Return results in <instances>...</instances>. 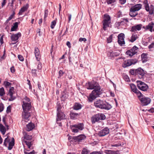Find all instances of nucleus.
Returning a JSON list of instances; mask_svg holds the SVG:
<instances>
[{
	"mask_svg": "<svg viewBox=\"0 0 154 154\" xmlns=\"http://www.w3.org/2000/svg\"><path fill=\"white\" fill-rule=\"evenodd\" d=\"M112 35H111L107 38L108 43H110L112 41Z\"/></svg>",
	"mask_w": 154,
	"mask_h": 154,
	"instance_id": "nucleus-45",
	"label": "nucleus"
},
{
	"mask_svg": "<svg viewBox=\"0 0 154 154\" xmlns=\"http://www.w3.org/2000/svg\"><path fill=\"white\" fill-rule=\"evenodd\" d=\"M64 72L61 70H60L59 72V75L58 77V78H60L64 74Z\"/></svg>",
	"mask_w": 154,
	"mask_h": 154,
	"instance_id": "nucleus-49",
	"label": "nucleus"
},
{
	"mask_svg": "<svg viewBox=\"0 0 154 154\" xmlns=\"http://www.w3.org/2000/svg\"><path fill=\"white\" fill-rule=\"evenodd\" d=\"M74 139V141L75 142H80L85 138L84 135L81 134L77 136L74 137H73Z\"/></svg>",
	"mask_w": 154,
	"mask_h": 154,
	"instance_id": "nucleus-15",
	"label": "nucleus"
},
{
	"mask_svg": "<svg viewBox=\"0 0 154 154\" xmlns=\"http://www.w3.org/2000/svg\"><path fill=\"white\" fill-rule=\"evenodd\" d=\"M145 9L147 11H149V8L148 4H146L145 5Z\"/></svg>",
	"mask_w": 154,
	"mask_h": 154,
	"instance_id": "nucleus-63",
	"label": "nucleus"
},
{
	"mask_svg": "<svg viewBox=\"0 0 154 154\" xmlns=\"http://www.w3.org/2000/svg\"><path fill=\"white\" fill-rule=\"evenodd\" d=\"M118 42L119 44L121 46H122L125 44L124 41L125 35L124 33H121L119 34L118 36Z\"/></svg>",
	"mask_w": 154,
	"mask_h": 154,
	"instance_id": "nucleus-12",
	"label": "nucleus"
},
{
	"mask_svg": "<svg viewBox=\"0 0 154 154\" xmlns=\"http://www.w3.org/2000/svg\"><path fill=\"white\" fill-rule=\"evenodd\" d=\"M82 106V105L80 103H76L73 106V109L75 110H78L81 109Z\"/></svg>",
	"mask_w": 154,
	"mask_h": 154,
	"instance_id": "nucleus-26",
	"label": "nucleus"
},
{
	"mask_svg": "<svg viewBox=\"0 0 154 154\" xmlns=\"http://www.w3.org/2000/svg\"><path fill=\"white\" fill-rule=\"evenodd\" d=\"M79 41L81 42L83 41L84 42H85L86 41L87 39L85 38H79Z\"/></svg>",
	"mask_w": 154,
	"mask_h": 154,
	"instance_id": "nucleus-59",
	"label": "nucleus"
},
{
	"mask_svg": "<svg viewBox=\"0 0 154 154\" xmlns=\"http://www.w3.org/2000/svg\"><path fill=\"white\" fill-rule=\"evenodd\" d=\"M70 127L72 132L74 133H77L78 132V129L77 128H75L74 126V125H71L70 126Z\"/></svg>",
	"mask_w": 154,
	"mask_h": 154,
	"instance_id": "nucleus-34",
	"label": "nucleus"
},
{
	"mask_svg": "<svg viewBox=\"0 0 154 154\" xmlns=\"http://www.w3.org/2000/svg\"><path fill=\"white\" fill-rule=\"evenodd\" d=\"M14 145V139L13 137H12L11 139V142H9V146L8 147V149L9 150H11L13 148V146Z\"/></svg>",
	"mask_w": 154,
	"mask_h": 154,
	"instance_id": "nucleus-24",
	"label": "nucleus"
},
{
	"mask_svg": "<svg viewBox=\"0 0 154 154\" xmlns=\"http://www.w3.org/2000/svg\"><path fill=\"white\" fill-rule=\"evenodd\" d=\"M21 36V33L18 32L17 34L12 35L11 36V39L13 41H16V43L18 42L19 38Z\"/></svg>",
	"mask_w": 154,
	"mask_h": 154,
	"instance_id": "nucleus-14",
	"label": "nucleus"
},
{
	"mask_svg": "<svg viewBox=\"0 0 154 154\" xmlns=\"http://www.w3.org/2000/svg\"><path fill=\"white\" fill-rule=\"evenodd\" d=\"M126 2V0H119V3L122 5L124 4Z\"/></svg>",
	"mask_w": 154,
	"mask_h": 154,
	"instance_id": "nucleus-64",
	"label": "nucleus"
},
{
	"mask_svg": "<svg viewBox=\"0 0 154 154\" xmlns=\"http://www.w3.org/2000/svg\"><path fill=\"white\" fill-rule=\"evenodd\" d=\"M70 116L71 119H75L77 118V117L79 116V114L72 111H71L70 113Z\"/></svg>",
	"mask_w": 154,
	"mask_h": 154,
	"instance_id": "nucleus-25",
	"label": "nucleus"
},
{
	"mask_svg": "<svg viewBox=\"0 0 154 154\" xmlns=\"http://www.w3.org/2000/svg\"><path fill=\"white\" fill-rule=\"evenodd\" d=\"M149 48L150 49L152 48H154V43H152L151 45L148 46Z\"/></svg>",
	"mask_w": 154,
	"mask_h": 154,
	"instance_id": "nucleus-62",
	"label": "nucleus"
},
{
	"mask_svg": "<svg viewBox=\"0 0 154 154\" xmlns=\"http://www.w3.org/2000/svg\"><path fill=\"white\" fill-rule=\"evenodd\" d=\"M121 146V144L120 143L115 144H112L111 146L113 147H118Z\"/></svg>",
	"mask_w": 154,
	"mask_h": 154,
	"instance_id": "nucleus-55",
	"label": "nucleus"
},
{
	"mask_svg": "<svg viewBox=\"0 0 154 154\" xmlns=\"http://www.w3.org/2000/svg\"><path fill=\"white\" fill-rule=\"evenodd\" d=\"M107 55L109 58L112 59V58L114 57L117 56L119 55V54L116 52L109 51L108 52Z\"/></svg>",
	"mask_w": 154,
	"mask_h": 154,
	"instance_id": "nucleus-20",
	"label": "nucleus"
},
{
	"mask_svg": "<svg viewBox=\"0 0 154 154\" xmlns=\"http://www.w3.org/2000/svg\"><path fill=\"white\" fill-rule=\"evenodd\" d=\"M34 53L36 59L38 61H39L40 59V56L39 50L37 47H35V48Z\"/></svg>",
	"mask_w": 154,
	"mask_h": 154,
	"instance_id": "nucleus-19",
	"label": "nucleus"
},
{
	"mask_svg": "<svg viewBox=\"0 0 154 154\" xmlns=\"http://www.w3.org/2000/svg\"><path fill=\"white\" fill-rule=\"evenodd\" d=\"M22 142H24L29 148H30L31 146L32 145L31 142L27 141V140H24V141H23Z\"/></svg>",
	"mask_w": 154,
	"mask_h": 154,
	"instance_id": "nucleus-36",
	"label": "nucleus"
},
{
	"mask_svg": "<svg viewBox=\"0 0 154 154\" xmlns=\"http://www.w3.org/2000/svg\"><path fill=\"white\" fill-rule=\"evenodd\" d=\"M23 138L24 139H23V138H22V141H24V140H31L32 139V137L31 135H28L26 133L24 135Z\"/></svg>",
	"mask_w": 154,
	"mask_h": 154,
	"instance_id": "nucleus-23",
	"label": "nucleus"
},
{
	"mask_svg": "<svg viewBox=\"0 0 154 154\" xmlns=\"http://www.w3.org/2000/svg\"><path fill=\"white\" fill-rule=\"evenodd\" d=\"M28 8V5L22 8L19 11L18 13L19 14V15H22L23 12L27 10Z\"/></svg>",
	"mask_w": 154,
	"mask_h": 154,
	"instance_id": "nucleus-27",
	"label": "nucleus"
},
{
	"mask_svg": "<svg viewBox=\"0 0 154 154\" xmlns=\"http://www.w3.org/2000/svg\"><path fill=\"white\" fill-rule=\"evenodd\" d=\"M23 118L25 120V121H28L29 118L30 117L31 114L29 112L23 111L22 114Z\"/></svg>",
	"mask_w": 154,
	"mask_h": 154,
	"instance_id": "nucleus-16",
	"label": "nucleus"
},
{
	"mask_svg": "<svg viewBox=\"0 0 154 154\" xmlns=\"http://www.w3.org/2000/svg\"><path fill=\"white\" fill-rule=\"evenodd\" d=\"M4 85L7 88L8 87H9L11 86V84L8 81H5L4 82Z\"/></svg>",
	"mask_w": 154,
	"mask_h": 154,
	"instance_id": "nucleus-43",
	"label": "nucleus"
},
{
	"mask_svg": "<svg viewBox=\"0 0 154 154\" xmlns=\"http://www.w3.org/2000/svg\"><path fill=\"white\" fill-rule=\"evenodd\" d=\"M132 91L134 92V91H136V89H137L135 85L134 84H131L130 85Z\"/></svg>",
	"mask_w": 154,
	"mask_h": 154,
	"instance_id": "nucleus-42",
	"label": "nucleus"
},
{
	"mask_svg": "<svg viewBox=\"0 0 154 154\" xmlns=\"http://www.w3.org/2000/svg\"><path fill=\"white\" fill-rule=\"evenodd\" d=\"M34 127V124L32 123H30L26 125V130L27 131H29L32 130Z\"/></svg>",
	"mask_w": 154,
	"mask_h": 154,
	"instance_id": "nucleus-22",
	"label": "nucleus"
},
{
	"mask_svg": "<svg viewBox=\"0 0 154 154\" xmlns=\"http://www.w3.org/2000/svg\"><path fill=\"white\" fill-rule=\"evenodd\" d=\"M136 69H132L130 70L129 72L132 75H136Z\"/></svg>",
	"mask_w": 154,
	"mask_h": 154,
	"instance_id": "nucleus-37",
	"label": "nucleus"
},
{
	"mask_svg": "<svg viewBox=\"0 0 154 154\" xmlns=\"http://www.w3.org/2000/svg\"><path fill=\"white\" fill-rule=\"evenodd\" d=\"M137 35L133 34L131 37V39L130 40V41L131 42H133L137 39Z\"/></svg>",
	"mask_w": 154,
	"mask_h": 154,
	"instance_id": "nucleus-32",
	"label": "nucleus"
},
{
	"mask_svg": "<svg viewBox=\"0 0 154 154\" xmlns=\"http://www.w3.org/2000/svg\"><path fill=\"white\" fill-rule=\"evenodd\" d=\"M72 137L71 136H69L68 138V139L70 142H73L74 141V139H73V137Z\"/></svg>",
	"mask_w": 154,
	"mask_h": 154,
	"instance_id": "nucleus-53",
	"label": "nucleus"
},
{
	"mask_svg": "<svg viewBox=\"0 0 154 154\" xmlns=\"http://www.w3.org/2000/svg\"><path fill=\"white\" fill-rule=\"evenodd\" d=\"M11 106H9L7 107L6 110L7 113L11 112Z\"/></svg>",
	"mask_w": 154,
	"mask_h": 154,
	"instance_id": "nucleus-51",
	"label": "nucleus"
},
{
	"mask_svg": "<svg viewBox=\"0 0 154 154\" xmlns=\"http://www.w3.org/2000/svg\"><path fill=\"white\" fill-rule=\"evenodd\" d=\"M136 75L140 79L143 78L146 73L144 70L141 68H139L136 69Z\"/></svg>",
	"mask_w": 154,
	"mask_h": 154,
	"instance_id": "nucleus-11",
	"label": "nucleus"
},
{
	"mask_svg": "<svg viewBox=\"0 0 154 154\" xmlns=\"http://www.w3.org/2000/svg\"><path fill=\"white\" fill-rule=\"evenodd\" d=\"M110 23V21H108L106 20H103V29L104 30H106V28L107 27L109 26V25Z\"/></svg>",
	"mask_w": 154,
	"mask_h": 154,
	"instance_id": "nucleus-21",
	"label": "nucleus"
},
{
	"mask_svg": "<svg viewBox=\"0 0 154 154\" xmlns=\"http://www.w3.org/2000/svg\"><path fill=\"white\" fill-rule=\"evenodd\" d=\"M4 106L3 104H0V112H2L4 110Z\"/></svg>",
	"mask_w": 154,
	"mask_h": 154,
	"instance_id": "nucleus-58",
	"label": "nucleus"
},
{
	"mask_svg": "<svg viewBox=\"0 0 154 154\" xmlns=\"http://www.w3.org/2000/svg\"><path fill=\"white\" fill-rule=\"evenodd\" d=\"M5 94V92L4 88L3 87L0 88V96H3Z\"/></svg>",
	"mask_w": 154,
	"mask_h": 154,
	"instance_id": "nucleus-40",
	"label": "nucleus"
},
{
	"mask_svg": "<svg viewBox=\"0 0 154 154\" xmlns=\"http://www.w3.org/2000/svg\"><path fill=\"white\" fill-rule=\"evenodd\" d=\"M137 31L136 27L134 26L132 27L131 31L132 32H135Z\"/></svg>",
	"mask_w": 154,
	"mask_h": 154,
	"instance_id": "nucleus-61",
	"label": "nucleus"
},
{
	"mask_svg": "<svg viewBox=\"0 0 154 154\" xmlns=\"http://www.w3.org/2000/svg\"><path fill=\"white\" fill-rule=\"evenodd\" d=\"M137 86L140 90L144 91H146L148 89V85L144 82L140 81H137Z\"/></svg>",
	"mask_w": 154,
	"mask_h": 154,
	"instance_id": "nucleus-6",
	"label": "nucleus"
},
{
	"mask_svg": "<svg viewBox=\"0 0 154 154\" xmlns=\"http://www.w3.org/2000/svg\"><path fill=\"white\" fill-rule=\"evenodd\" d=\"M141 8V5L140 4L135 5L130 9L129 15L132 17L136 16L138 14L137 11L140 10Z\"/></svg>",
	"mask_w": 154,
	"mask_h": 154,
	"instance_id": "nucleus-4",
	"label": "nucleus"
},
{
	"mask_svg": "<svg viewBox=\"0 0 154 154\" xmlns=\"http://www.w3.org/2000/svg\"><path fill=\"white\" fill-rule=\"evenodd\" d=\"M103 152L102 151H94L90 153V154H102Z\"/></svg>",
	"mask_w": 154,
	"mask_h": 154,
	"instance_id": "nucleus-46",
	"label": "nucleus"
},
{
	"mask_svg": "<svg viewBox=\"0 0 154 154\" xmlns=\"http://www.w3.org/2000/svg\"><path fill=\"white\" fill-rule=\"evenodd\" d=\"M57 108L56 122L66 119V116L61 110L62 107L60 103H57Z\"/></svg>",
	"mask_w": 154,
	"mask_h": 154,
	"instance_id": "nucleus-3",
	"label": "nucleus"
},
{
	"mask_svg": "<svg viewBox=\"0 0 154 154\" xmlns=\"http://www.w3.org/2000/svg\"><path fill=\"white\" fill-rule=\"evenodd\" d=\"M18 24L19 23L17 22L15 23L14 24L13 26L11 27V31H16L17 29L18 28Z\"/></svg>",
	"mask_w": 154,
	"mask_h": 154,
	"instance_id": "nucleus-30",
	"label": "nucleus"
},
{
	"mask_svg": "<svg viewBox=\"0 0 154 154\" xmlns=\"http://www.w3.org/2000/svg\"><path fill=\"white\" fill-rule=\"evenodd\" d=\"M83 126L84 125L82 123H80L78 124L74 125V126L75 128H77L78 129L80 130H82L83 129Z\"/></svg>",
	"mask_w": 154,
	"mask_h": 154,
	"instance_id": "nucleus-29",
	"label": "nucleus"
},
{
	"mask_svg": "<svg viewBox=\"0 0 154 154\" xmlns=\"http://www.w3.org/2000/svg\"><path fill=\"white\" fill-rule=\"evenodd\" d=\"M57 20V19L56 18L54 20L51 22L50 26L51 29H53L54 28L56 24Z\"/></svg>",
	"mask_w": 154,
	"mask_h": 154,
	"instance_id": "nucleus-35",
	"label": "nucleus"
},
{
	"mask_svg": "<svg viewBox=\"0 0 154 154\" xmlns=\"http://www.w3.org/2000/svg\"><path fill=\"white\" fill-rule=\"evenodd\" d=\"M11 72L12 73H14L15 71V70L14 69V66H13L10 68Z\"/></svg>",
	"mask_w": 154,
	"mask_h": 154,
	"instance_id": "nucleus-60",
	"label": "nucleus"
},
{
	"mask_svg": "<svg viewBox=\"0 0 154 154\" xmlns=\"http://www.w3.org/2000/svg\"><path fill=\"white\" fill-rule=\"evenodd\" d=\"M116 0H106V2L108 4H110L116 2Z\"/></svg>",
	"mask_w": 154,
	"mask_h": 154,
	"instance_id": "nucleus-48",
	"label": "nucleus"
},
{
	"mask_svg": "<svg viewBox=\"0 0 154 154\" xmlns=\"http://www.w3.org/2000/svg\"><path fill=\"white\" fill-rule=\"evenodd\" d=\"M142 25L141 24H138L135 26L137 30H140L141 28Z\"/></svg>",
	"mask_w": 154,
	"mask_h": 154,
	"instance_id": "nucleus-47",
	"label": "nucleus"
},
{
	"mask_svg": "<svg viewBox=\"0 0 154 154\" xmlns=\"http://www.w3.org/2000/svg\"><path fill=\"white\" fill-rule=\"evenodd\" d=\"M118 18L122 16V12L119 11L116 14Z\"/></svg>",
	"mask_w": 154,
	"mask_h": 154,
	"instance_id": "nucleus-56",
	"label": "nucleus"
},
{
	"mask_svg": "<svg viewBox=\"0 0 154 154\" xmlns=\"http://www.w3.org/2000/svg\"><path fill=\"white\" fill-rule=\"evenodd\" d=\"M109 130L107 128H105L100 131L98 133V135L101 137L105 136L109 133Z\"/></svg>",
	"mask_w": 154,
	"mask_h": 154,
	"instance_id": "nucleus-13",
	"label": "nucleus"
},
{
	"mask_svg": "<svg viewBox=\"0 0 154 154\" xmlns=\"http://www.w3.org/2000/svg\"><path fill=\"white\" fill-rule=\"evenodd\" d=\"M94 105L97 108L106 110H109L112 108V106L108 103L100 99L95 101Z\"/></svg>",
	"mask_w": 154,
	"mask_h": 154,
	"instance_id": "nucleus-2",
	"label": "nucleus"
},
{
	"mask_svg": "<svg viewBox=\"0 0 154 154\" xmlns=\"http://www.w3.org/2000/svg\"><path fill=\"white\" fill-rule=\"evenodd\" d=\"M18 58L19 60L21 61H23L24 60V58L23 56L21 55H18Z\"/></svg>",
	"mask_w": 154,
	"mask_h": 154,
	"instance_id": "nucleus-50",
	"label": "nucleus"
},
{
	"mask_svg": "<svg viewBox=\"0 0 154 154\" xmlns=\"http://www.w3.org/2000/svg\"><path fill=\"white\" fill-rule=\"evenodd\" d=\"M14 87H11L10 88L8 93V94L10 96V98L9 99V101H12L14 100L15 98L13 97V91H14Z\"/></svg>",
	"mask_w": 154,
	"mask_h": 154,
	"instance_id": "nucleus-18",
	"label": "nucleus"
},
{
	"mask_svg": "<svg viewBox=\"0 0 154 154\" xmlns=\"http://www.w3.org/2000/svg\"><path fill=\"white\" fill-rule=\"evenodd\" d=\"M0 130L2 134L4 135L6 132V128L2 124H0Z\"/></svg>",
	"mask_w": 154,
	"mask_h": 154,
	"instance_id": "nucleus-31",
	"label": "nucleus"
},
{
	"mask_svg": "<svg viewBox=\"0 0 154 154\" xmlns=\"http://www.w3.org/2000/svg\"><path fill=\"white\" fill-rule=\"evenodd\" d=\"M30 99H29L27 97H25L24 99V100L23 101H25L27 103H29L30 102Z\"/></svg>",
	"mask_w": 154,
	"mask_h": 154,
	"instance_id": "nucleus-52",
	"label": "nucleus"
},
{
	"mask_svg": "<svg viewBox=\"0 0 154 154\" xmlns=\"http://www.w3.org/2000/svg\"><path fill=\"white\" fill-rule=\"evenodd\" d=\"M137 59H131L125 60L124 64L123 65V66L124 68H125L127 66H129L132 64H134L137 62Z\"/></svg>",
	"mask_w": 154,
	"mask_h": 154,
	"instance_id": "nucleus-9",
	"label": "nucleus"
},
{
	"mask_svg": "<svg viewBox=\"0 0 154 154\" xmlns=\"http://www.w3.org/2000/svg\"><path fill=\"white\" fill-rule=\"evenodd\" d=\"M138 49V48L137 46H134L132 48L128 50L126 54L131 57L137 53V51Z\"/></svg>",
	"mask_w": 154,
	"mask_h": 154,
	"instance_id": "nucleus-7",
	"label": "nucleus"
},
{
	"mask_svg": "<svg viewBox=\"0 0 154 154\" xmlns=\"http://www.w3.org/2000/svg\"><path fill=\"white\" fill-rule=\"evenodd\" d=\"M22 107L23 111L29 112L31 107V103H27L25 101H23Z\"/></svg>",
	"mask_w": 154,
	"mask_h": 154,
	"instance_id": "nucleus-10",
	"label": "nucleus"
},
{
	"mask_svg": "<svg viewBox=\"0 0 154 154\" xmlns=\"http://www.w3.org/2000/svg\"><path fill=\"white\" fill-rule=\"evenodd\" d=\"M32 72L35 76H37L36 70V69H32Z\"/></svg>",
	"mask_w": 154,
	"mask_h": 154,
	"instance_id": "nucleus-57",
	"label": "nucleus"
},
{
	"mask_svg": "<svg viewBox=\"0 0 154 154\" xmlns=\"http://www.w3.org/2000/svg\"><path fill=\"white\" fill-rule=\"evenodd\" d=\"M106 116L104 114L102 113H98L94 115L91 118V122L92 124H94L96 122H98L100 120H104Z\"/></svg>",
	"mask_w": 154,
	"mask_h": 154,
	"instance_id": "nucleus-5",
	"label": "nucleus"
},
{
	"mask_svg": "<svg viewBox=\"0 0 154 154\" xmlns=\"http://www.w3.org/2000/svg\"><path fill=\"white\" fill-rule=\"evenodd\" d=\"M42 64L39 62V63L38 64V65L37 66V68L38 69L40 70L42 69Z\"/></svg>",
	"mask_w": 154,
	"mask_h": 154,
	"instance_id": "nucleus-54",
	"label": "nucleus"
},
{
	"mask_svg": "<svg viewBox=\"0 0 154 154\" xmlns=\"http://www.w3.org/2000/svg\"><path fill=\"white\" fill-rule=\"evenodd\" d=\"M141 57L143 63H144L147 61V55L146 54L143 53L141 55Z\"/></svg>",
	"mask_w": 154,
	"mask_h": 154,
	"instance_id": "nucleus-28",
	"label": "nucleus"
},
{
	"mask_svg": "<svg viewBox=\"0 0 154 154\" xmlns=\"http://www.w3.org/2000/svg\"><path fill=\"white\" fill-rule=\"evenodd\" d=\"M104 19L103 20H106L108 21H110L111 18L107 14H104Z\"/></svg>",
	"mask_w": 154,
	"mask_h": 154,
	"instance_id": "nucleus-38",
	"label": "nucleus"
},
{
	"mask_svg": "<svg viewBox=\"0 0 154 154\" xmlns=\"http://www.w3.org/2000/svg\"><path fill=\"white\" fill-rule=\"evenodd\" d=\"M88 152V150L85 148H84L81 152L82 154H87Z\"/></svg>",
	"mask_w": 154,
	"mask_h": 154,
	"instance_id": "nucleus-44",
	"label": "nucleus"
},
{
	"mask_svg": "<svg viewBox=\"0 0 154 154\" xmlns=\"http://www.w3.org/2000/svg\"><path fill=\"white\" fill-rule=\"evenodd\" d=\"M154 23L152 22H151L149 23L148 25L146 26H143V28L146 30H149L151 32L152 31V29L154 26Z\"/></svg>",
	"mask_w": 154,
	"mask_h": 154,
	"instance_id": "nucleus-17",
	"label": "nucleus"
},
{
	"mask_svg": "<svg viewBox=\"0 0 154 154\" xmlns=\"http://www.w3.org/2000/svg\"><path fill=\"white\" fill-rule=\"evenodd\" d=\"M10 139L8 138V137H7L5 139L4 141V145L5 146H7V144L6 143V142L8 143L10 141Z\"/></svg>",
	"mask_w": 154,
	"mask_h": 154,
	"instance_id": "nucleus-41",
	"label": "nucleus"
},
{
	"mask_svg": "<svg viewBox=\"0 0 154 154\" xmlns=\"http://www.w3.org/2000/svg\"><path fill=\"white\" fill-rule=\"evenodd\" d=\"M48 10H45L44 12V20L45 22L46 20V17L48 16Z\"/></svg>",
	"mask_w": 154,
	"mask_h": 154,
	"instance_id": "nucleus-39",
	"label": "nucleus"
},
{
	"mask_svg": "<svg viewBox=\"0 0 154 154\" xmlns=\"http://www.w3.org/2000/svg\"><path fill=\"white\" fill-rule=\"evenodd\" d=\"M88 85L89 87L87 88L88 89H94L88 98L89 102H91L102 93V90L99 83L95 81H92L89 82Z\"/></svg>",
	"mask_w": 154,
	"mask_h": 154,
	"instance_id": "nucleus-1",
	"label": "nucleus"
},
{
	"mask_svg": "<svg viewBox=\"0 0 154 154\" xmlns=\"http://www.w3.org/2000/svg\"><path fill=\"white\" fill-rule=\"evenodd\" d=\"M142 97L139 99L142 105L146 106L149 104L151 101V99L149 97L142 96Z\"/></svg>",
	"mask_w": 154,
	"mask_h": 154,
	"instance_id": "nucleus-8",
	"label": "nucleus"
},
{
	"mask_svg": "<svg viewBox=\"0 0 154 154\" xmlns=\"http://www.w3.org/2000/svg\"><path fill=\"white\" fill-rule=\"evenodd\" d=\"M134 92L137 94V95L138 96V97L139 98H141V97L143 96V94L140 92V91L138 90L137 89H136V91H135Z\"/></svg>",
	"mask_w": 154,
	"mask_h": 154,
	"instance_id": "nucleus-33",
	"label": "nucleus"
}]
</instances>
